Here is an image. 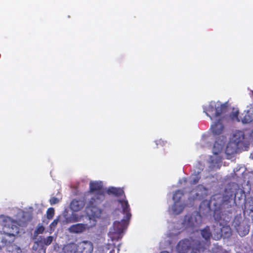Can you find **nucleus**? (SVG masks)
<instances>
[{
  "instance_id": "2eb2a0df",
  "label": "nucleus",
  "mask_w": 253,
  "mask_h": 253,
  "mask_svg": "<svg viewBox=\"0 0 253 253\" xmlns=\"http://www.w3.org/2000/svg\"><path fill=\"white\" fill-rule=\"evenodd\" d=\"M107 192L108 194H112V195H115L116 197H120V196H123L124 198L122 199V200H127L126 199V197L125 195L124 191L121 188H116V187H109L108 189ZM119 200L120 199H119L118 200Z\"/></svg>"
},
{
  "instance_id": "7c9ffc66",
  "label": "nucleus",
  "mask_w": 253,
  "mask_h": 253,
  "mask_svg": "<svg viewBox=\"0 0 253 253\" xmlns=\"http://www.w3.org/2000/svg\"><path fill=\"white\" fill-rule=\"evenodd\" d=\"M160 253H169V252L168 251H164L161 252Z\"/></svg>"
},
{
  "instance_id": "4be33fe9",
  "label": "nucleus",
  "mask_w": 253,
  "mask_h": 253,
  "mask_svg": "<svg viewBox=\"0 0 253 253\" xmlns=\"http://www.w3.org/2000/svg\"><path fill=\"white\" fill-rule=\"evenodd\" d=\"M239 112L238 110L232 111L230 114V117L233 120H236L237 122H239L240 119L238 117Z\"/></svg>"
},
{
  "instance_id": "6ab92c4d",
  "label": "nucleus",
  "mask_w": 253,
  "mask_h": 253,
  "mask_svg": "<svg viewBox=\"0 0 253 253\" xmlns=\"http://www.w3.org/2000/svg\"><path fill=\"white\" fill-rule=\"evenodd\" d=\"M253 120V118L251 115L249 114V112L248 111L245 113L243 117L241 118V121L243 124H247L251 122Z\"/></svg>"
},
{
  "instance_id": "c85d7f7f",
  "label": "nucleus",
  "mask_w": 253,
  "mask_h": 253,
  "mask_svg": "<svg viewBox=\"0 0 253 253\" xmlns=\"http://www.w3.org/2000/svg\"><path fill=\"white\" fill-rule=\"evenodd\" d=\"M109 253H115V250H114V249H112V250H111L110 251Z\"/></svg>"
},
{
  "instance_id": "1a4fd4ad",
  "label": "nucleus",
  "mask_w": 253,
  "mask_h": 253,
  "mask_svg": "<svg viewBox=\"0 0 253 253\" xmlns=\"http://www.w3.org/2000/svg\"><path fill=\"white\" fill-rule=\"evenodd\" d=\"M91 226L87 224L77 223L72 225L68 228L69 232L72 233L81 234L86 230H89Z\"/></svg>"
},
{
  "instance_id": "423d86ee",
  "label": "nucleus",
  "mask_w": 253,
  "mask_h": 253,
  "mask_svg": "<svg viewBox=\"0 0 253 253\" xmlns=\"http://www.w3.org/2000/svg\"><path fill=\"white\" fill-rule=\"evenodd\" d=\"M184 194L183 190H177L174 193L172 199L174 201V203L172 206V210L176 214H179L183 210V207L182 205H177V203L179 202L180 201V199L182 196Z\"/></svg>"
},
{
  "instance_id": "39448f33",
  "label": "nucleus",
  "mask_w": 253,
  "mask_h": 253,
  "mask_svg": "<svg viewBox=\"0 0 253 253\" xmlns=\"http://www.w3.org/2000/svg\"><path fill=\"white\" fill-rule=\"evenodd\" d=\"M202 223V216L199 212H195L192 215H185L183 224L186 228L194 229L199 227Z\"/></svg>"
},
{
  "instance_id": "4468645a",
  "label": "nucleus",
  "mask_w": 253,
  "mask_h": 253,
  "mask_svg": "<svg viewBox=\"0 0 253 253\" xmlns=\"http://www.w3.org/2000/svg\"><path fill=\"white\" fill-rule=\"evenodd\" d=\"M211 130L214 135H219L223 132L224 126L220 119L211 126Z\"/></svg>"
},
{
  "instance_id": "20e7f679",
  "label": "nucleus",
  "mask_w": 253,
  "mask_h": 253,
  "mask_svg": "<svg viewBox=\"0 0 253 253\" xmlns=\"http://www.w3.org/2000/svg\"><path fill=\"white\" fill-rule=\"evenodd\" d=\"M89 193L93 194L91 198H95L98 202H103L105 199V191L101 181H91L89 183Z\"/></svg>"
},
{
  "instance_id": "393cba45",
  "label": "nucleus",
  "mask_w": 253,
  "mask_h": 253,
  "mask_svg": "<svg viewBox=\"0 0 253 253\" xmlns=\"http://www.w3.org/2000/svg\"><path fill=\"white\" fill-rule=\"evenodd\" d=\"M59 200L57 198L55 197H51L49 200V203L51 205L57 204L58 203H59Z\"/></svg>"
},
{
  "instance_id": "f257e3e1",
  "label": "nucleus",
  "mask_w": 253,
  "mask_h": 253,
  "mask_svg": "<svg viewBox=\"0 0 253 253\" xmlns=\"http://www.w3.org/2000/svg\"><path fill=\"white\" fill-rule=\"evenodd\" d=\"M118 202L121 204L123 213L125 214V218L121 221H116L113 223L112 229H111L108 235L112 241H118L122 239L123 232L126 230L128 224L129 220L131 217L130 209L127 200H119Z\"/></svg>"
},
{
  "instance_id": "ddd939ff",
  "label": "nucleus",
  "mask_w": 253,
  "mask_h": 253,
  "mask_svg": "<svg viewBox=\"0 0 253 253\" xmlns=\"http://www.w3.org/2000/svg\"><path fill=\"white\" fill-rule=\"evenodd\" d=\"M238 149H242L239 146L233 141H230L226 147L225 153L226 154L230 155L237 152Z\"/></svg>"
},
{
  "instance_id": "a878e982",
  "label": "nucleus",
  "mask_w": 253,
  "mask_h": 253,
  "mask_svg": "<svg viewBox=\"0 0 253 253\" xmlns=\"http://www.w3.org/2000/svg\"><path fill=\"white\" fill-rule=\"evenodd\" d=\"M58 221V219H54L53 221L50 224V228H54L57 225Z\"/></svg>"
},
{
  "instance_id": "a211bd4d",
  "label": "nucleus",
  "mask_w": 253,
  "mask_h": 253,
  "mask_svg": "<svg viewBox=\"0 0 253 253\" xmlns=\"http://www.w3.org/2000/svg\"><path fill=\"white\" fill-rule=\"evenodd\" d=\"M201 234L202 237L206 240H210L212 236L209 226H206L203 229L201 230Z\"/></svg>"
},
{
  "instance_id": "0eeeda50",
  "label": "nucleus",
  "mask_w": 253,
  "mask_h": 253,
  "mask_svg": "<svg viewBox=\"0 0 253 253\" xmlns=\"http://www.w3.org/2000/svg\"><path fill=\"white\" fill-rule=\"evenodd\" d=\"M239 147L243 149L246 147L249 144L247 139L245 137L244 132L241 130H236L233 134V140Z\"/></svg>"
},
{
  "instance_id": "9d476101",
  "label": "nucleus",
  "mask_w": 253,
  "mask_h": 253,
  "mask_svg": "<svg viewBox=\"0 0 253 253\" xmlns=\"http://www.w3.org/2000/svg\"><path fill=\"white\" fill-rule=\"evenodd\" d=\"M81 253H92L93 250V244L88 241L81 242L79 246Z\"/></svg>"
},
{
  "instance_id": "5701e85b",
  "label": "nucleus",
  "mask_w": 253,
  "mask_h": 253,
  "mask_svg": "<svg viewBox=\"0 0 253 253\" xmlns=\"http://www.w3.org/2000/svg\"><path fill=\"white\" fill-rule=\"evenodd\" d=\"M53 241V237L52 236H48L46 238H43L42 242L45 245L48 246L50 245Z\"/></svg>"
},
{
  "instance_id": "2f4dec72",
  "label": "nucleus",
  "mask_w": 253,
  "mask_h": 253,
  "mask_svg": "<svg viewBox=\"0 0 253 253\" xmlns=\"http://www.w3.org/2000/svg\"><path fill=\"white\" fill-rule=\"evenodd\" d=\"M191 253H197L194 252H192Z\"/></svg>"
},
{
  "instance_id": "cd10ccee",
  "label": "nucleus",
  "mask_w": 253,
  "mask_h": 253,
  "mask_svg": "<svg viewBox=\"0 0 253 253\" xmlns=\"http://www.w3.org/2000/svg\"><path fill=\"white\" fill-rule=\"evenodd\" d=\"M164 144V141L161 140H159L156 141V144L158 145L159 144Z\"/></svg>"
},
{
  "instance_id": "6e6552de",
  "label": "nucleus",
  "mask_w": 253,
  "mask_h": 253,
  "mask_svg": "<svg viewBox=\"0 0 253 253\" xmlns=\"http://www.w3.org/2000/svg\"><path fill=\"white\" fill-rule=\"evenodd\" d=\"M231 228L229 225H224L219 229H214L213 238L214 240H218L222 236L224 238L228 237L231 235Z\"/></svg>"
},
{
  "instance_id": "9b49d317",
  "label": "nucleus",
  "mask_w": 253,
  "mask_h": 253,
  "mask_svg": "<svg viewBox=\"0 0 253 253\" xmlns=\"http://www.w3.org/2000/svg\"><path fill=\"white\" fill-rule=\"evenodd\" d=\"M190 247L188 240L184 239L180 241L176 246V249L179 253H186Z\"/></svg>"
},
{
  "instance_id": "f3484780",
  "label": "nucleus",
  "mask_w": 253,
  "mask_h": 253,
  "mask_svg": "<svg viewBox=\"0 0 253 253\" xmlns=\"http://www.w3.org/2000/svg\"><path fill=\"white\" fill-rule=\"evenodd\" d=\"M236 230L240 236L242 237L247 235L249 232V227H246L245 225L243 224H240L238 225L236 227Z\"/></svg>"
},
{
  "instance_id": "c756f323",
  "label": "nucleus",
  "mask_w": 253,
  "mask_h": 253,
  "mask_svg": "<svg viewBox=\"0 0 253 253\" xmlns=\"http://www.w3.org/2000/svg\"><path fill=\"white\" fill-rule=\"evenodd\" d=\"M251 136L253 139V130L252 131V132L251 133Z\"/></svg>"
},
{
  "instance_id": "7ed1b4c3",
  "label": "nucleus",
  "mask_w": 253,
  "mask_h": 253,
  "mask_svg": "<svg viewBox=\"0 0 253 253\" xmlns=\"http://www.w3.org/2000/svg\"><path fill=\"white\" fill-rule=\"evenodd\" d=\"M101 203L102 202H98L97 199L90 198L85 209V212L90 219L95 220L100 217L102 211L97 207V205Z\"/></svg>"
},
{
  "instance_id": "aec40b11",
  "label": "nucleus",
  "mask_w": 253,
  "mask_h": 253,
  "mask_svg": "<svg viewBox=\"0 0 253 253\" xmlns=\"http://www.w3.org/2000/svg\"><path fill=\"white\" fill-rule=\"evenodd\" d=\"M63 253H76V250L74 246L68 245L63 249Z\"/></svg>"
},
{
  "instance_id": "b1692460",
  "label": "nucleus",
  "mask_w": 253,
  "mask_h": 253,
  "mask_svg": "<svg viewBox=\"0 0 253 253\" xmlns=\"http://www.w3.org/2000/svg\"><path fill=\"white\" fill-rule=\"evenodd\" d=\"M201 177L199 174H197L195 175L194 177L191 180L190 183L191 184H196L198 183L199 180L200 179Z\"/></svg>"
},
{
  "instance_id": "dca6fc26",
  "label": "nucleus",
  "mask_w": 253,
  "mask_h": 253,
  "mask_svg": "<svg viewBox=\"0 0 253 253\" xmlns=\"http://www.w3.org/2000/svg\"><path fill=\"white\" fill-rule=\"evenodd\" d=\"M83 217L82 214L72 213L69 217L66 218V222L67 223L78 222L81 221Z\"/></svg>"
},
{
  "instance_id": "f8f14e48",
  "label": "nucleus",
  "mask_w": 253,
  "mask_h": 253,
  "mask_svg": "<svg viewBox=\"0 0 253 253\" xmlns=\"http://www.w3.org/2000/svg\"><path fill=\"white\" fill-rule=\"evenodd\" d=\"M85 202L84 200L73 199L70 205V209L74 211H81L84 206Z\"/></svg>"
},
{
  "instance_id": "f03ea898",
  "label": "nucleus",
  "mask_w": 253,
  "mask_h": 253,
  "mask_svg": "<svg viewBox=\"0 0 253 253\" xmlns=\"http://www.w3.org/2000/svg\"><path fill=\"white\" fill-rule=\"evenodd\" d=\"M227 109L226 103H221L217 102H211L209 105L204 109V112L211 120L212 117H217L225 112Z\"/></svg>"
},
{
  "instance_id": "bb28decb",
  "label": "nucleus",
  "mask_w": 253,
  "mask_h": 253,
  "mask_svg": "<svg viewBox=\"0 0 253 253\" xmlns=\"http://www.w3.org/2000/svg\"><path fill=\"white\" fill-rule=\"evenodd\" d=\"M44 230V228L43 227V226L42 225H41L37 228L35 232L37 234H42L43 233Z\"/></svg>"
},
{
  "instance_id": "412c9836",
  "label": "nucleus",
  "mask_w": 253,
  "mask_h": 253,
  "mask_svg": "<svg viewBox=\"0 0 253 253\" xmlns=\"http://www.w3.org/2000/svg\"><path fill=\"white\" fill-rule=\"evenodd\" d=\"M54 215V209L53 208H49L46 211V217L48 219H51Z\"/></svg>"
}]
</instances>
